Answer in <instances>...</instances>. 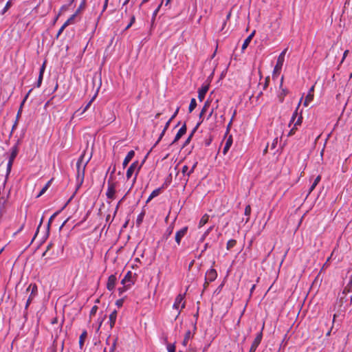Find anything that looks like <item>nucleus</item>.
Wrapping results in <instances>:
<instances>
[{
    "mask_svg": "<svg viewBox=\"0 0 352 352\" xmlns=\"http://www.w3.org/2000/svg\"><path fill=\"white\" fill-rule=\"evenodd\" d=\"M168 352H175V346L174 344H168L167 345Z\"/></svg>",
    "mask_w": 352,
    "mask_h": 352,
    "instance_id": "obj_48",
    "label": "nucleus"
},
{
    "mask_svg": "<svg viewBox=\"0 0 352 352\" xmlns=\"http://www.w3.org/2000/svg\"><path fill=\"white\" fill-rule=\"evenodd\" d=\"M116 342H114L110 348V352H114V351L116 350Z\"/></svg>",
    "mask_w": 352,
    "mask_h": 352,
    "instance_id": "obj_64",
    "label": "nucleus"
},
{
    "mask_svg": "<svg viewBox=\"0 0 352 352\" xmlns=\"http://www.w3.org/2000/svg\"><path fill=\"white\" fill-rule=\"evenodd\" d=\"M24 226H25V224H24V223H23V224L20 226V228L18 229V230H17L16 232H14L13 236H15V235H16L18 233H19L20 232H21V231H22V230H23V228H24Z\"/></svg>",
    "mask_w": 352,
    "mask_h": 352,
    "instance_id": "obj_61",
    "label": "nucleus"
},
{
    "mask_svg": "<svg viewBox=\"0 0 352 352\" xmlns=\"http://www.w3.org/2000/svg\"><path fill=\"white\" fill-rule=\"evenodd\" d=\"M87 337V332L86 330H83L79 338V346L82 349L85 341Z\"/></svg>",
    "mask_w": 352,
    "mask_h": 352,
    "instance_id": "obj_20",
    "label": "nucleus"
},
{
    "mask_svg": "<svg viewBox=\"0 0 352 352\" xmlns=\"http://www.w3.org/2000/svg\"><path fill=\"white\" fill-rule=\"evenodd\" d=\"M45 64H46V62L45 61L40 68L39 75H38V80L36 82V87H40L41 85L43 78V74H44V72L45 69Z\"/></svg>",
    "mask_w": 352,
    "mask_h": 352,
    "instance_id": "obj_14",
    "label": "nucleus"
},
{
    "mask_svg": "<svg viewBox=\"0 0 352 352\" xmlns=\"http://www.w3.org/2000/svg\"><path fill=\"white\" fill-rule=\"evenodd\" d=\"M179 108L177 107L176 111H175V113H173V115L170 118L169 120H170L171 121L176 117V116L177 115L178 112H179Z\"/></svg>",
    "mask_w": 352,
    "mask_h": 352,
    "instance_id": "obj_62",
    "label": "nucleus"
},
{
    "mask_svg": "<svg viewBox=\"0 0 352 352\" xmlns=\"http://www.w3.org/2000/svg\"><path fill=\"white\" fill-rule=\"evenodd\" d=\"M200 124H201V122H198L197 124V125L195 126V128L193 129V130L192 131V132L190 133V134L189 135V136L188 137V138L185 141L184 146L188 145L190 143V140H191L194 133L197 130V129L199 128Z\"/></svg>",
    "mask_w": 352,
    "mask_h": 352,
    "instance_id": "obj_22",
    "label": "nucleus"
},
{
    "mask_svg": "<svg viewBox=\"0 0 352 352\" xmlns=\"http://www.w3.org/2000/svg\"><path fill=\"white\" fill-rule=\"evenodd\" d=\"M27 292L30 291V295L36 296L38 292V287L35 283H31L26 289Z\"/></svg>",
    "mask_w": 352,
    "mask_h": 352,
    "instance_id": "obj_18",
    "label": "nucleus"
},
{
    "mask_svg": "<svg viewBox=\"0 0 352 352\" xmlns=\"http://www.w3.org/2000/svg\"><path fill=\"white\" fill-rule=\"evenodd\" d=\"M10 6H11V1H8L6 3V4L3 10V13L6 12L10 8Z\"/></svg>",
    "mask_w": 352,
    "mask_h": 352,
    "instance_id": "obj_58",
    "label": "nucleus"
},
{
    "mask_svg": "<svg viewBox=\"0 0 352 352\" xmlns=\"http://www.w3.org/2000/svg\"><path fill=\"white\" fill-rule=\"evenodd\" d=\"M58 214V212H55L54 214H52L49 221H48V223H47V230L49 231L50 230V225L52 223V221L53 220V219L56 217V215Z\"/></svg>",
    "mask_w": 352,
    "mask_h": 352,
    "instance_id": "obj_51",
    "label": "nucleus"
},
{
    "mask_svg": "<svg viewBox=\"0 0 352 352\" xmlns=\"http://www.w3.org/2000/svg\"><path fill=\"white\" fill-rule=\"evenodd\" d=\"M298 107L296 108V111L293 113V115L292 116V118H291L289 124V126H291V124L292 123H294V121L296 120V118H297V116H298Z\"/></svg>",
    "mask_w": 352,
    "mask_h": 352,
    "instance_id": "obj_36",
    "label": "nucleus"
},
{
    "mask_svg": "<svg viewBox=\"0 0 352 352\" xmlns=\"http://www.w3.org/2000/svg\"><path fill=\"white\" fill-rule=\"evenodd\" d=\"M85 2L83 1L80 3L78 8L75 12V13H76V15H78L80 12V11L85 8Z\"/></svg>",
    "mask_w": 352,
    "mask_h": 352,
    "instance_id": "obj_47",
    "label": "nucleus"
},
{
    "mask_svg": "<svg viewBox=\"0 0 352 352\" xmlns=\"http://www.w3.org/2000/svg\"><path fill=\"white\" fill-rule=\"evenodd\" d=\"M36 296H32L30 294L28 300H27V302H26V304H25V309H27L29 307V305H30V303L32 302V300L35 298Z\"/></svg>",
    "mask_w": 352,
    "mask_h": 352,
    "instance_id": "obj_46",
    "label": "nucleus"
},
{
    "mask_svg": "<svg viewBox=\"0 0 352 352\" xmlns=\"http://www.w3.org/2000/svg\"><path fill=\"white\" fill-rule=\"evenodd\" d=\"M32 89H30L28 93L25 95L24 99L23 100V101L21 102V105H20V108L17 112V115H16V118L17 120H19V117L21 116V112H22V108H23V106L24 105L26 100L28 99V96H29V94L31 92Z\"/></svg>",
    "mask_w": 352,
    "mask_h": 352,
    "instance_id": "obj_24",
    "label": "nucleus"
},
{
    "mask_svg": "<svg viewBox=\"0 0 352 352\" xmlns=\"http://www.w3.org/2000/svg\"><path fill=\"white\" fill-rule=\"evenodd\" d=\"M197 107V102L195 98H192L189 104L188 110L191 113Z\"/></svg>",
    "mask_w": 352,
    "mask_h": 352,
    "instance_id": "obj_34",
    "label": "nucleus"
},
{
    "mask_svg": "<svg viewBox=\"0 0 352 352\" xmlns=\"http://www.w3.org/2000/svg\"><path fill=\"white\" fill-rule=\"evenodd\" d=\"M198 164V162H195L192 166L191 167L190 170L187 173V179H186V181L188 180V177L190 176L191 174H192L195 171V169L196 168Z\"/></svg>",
    "mask_w": 352,
    "mask_h": 352,
    "instance_id": "obj_35",
    "label": "nucleus"
},
{
    "mask_svg": "<svg viewBox=\"0 0 352 352\" xmlns=\"http://www.w3.org/2000/svg\"><path fill=\"white\" fill-rule=\"evenodd\" d=\"M270 76H267L265 78V82L263 84H262V86H263V90H265L268 86H269V84H270Z\"/></svg>",
    "mask_w": 352,
    "mask_h": 352,
    "instance_id": "obj_44",
    "label": "nucleus"
},
{
    "mask_svg": "<svg viewBox=\"0 0 352 352\" xmlns=\"http://www.w3.org/2000/svg\"><path fill=\"white\" fill-rule=\"evenodd\" d=\"M116 318H117V311L113 310L109 315V322L111 329H112L114 327L116 321Z\"/></svg>",
    "mask_w": 352,
    "mask_h": 352,
    "instance_id": "obj_17",
    "label": "nucleus"
},
{
    "mask_svg": "<svg viewBox=\"0 0 352 352\" xmlns=\"http://www.w3.org/2000/svg\"><path fill=\"white\" fill-rule=\"evenodd\" d=\"M51 182H52V179H51V180H50V181H48V182L45 184V186H43V188L41 189V190L40 191V192H39V194L38 195V196H37V197H40V196H41L42 195H43V194L46 192V190H47L48 189V188L50 187Z\"/></svg>",
    "mask_w": 352,
    "mask_h": 352,
    "instance_id": "obj_33",
    "label": "nucleus"
},
{
    "mask_svg": "<svg viewBox=\"0 0 352 352\" xmlns=\"http://www.w3.org/2000/svg\"><path fill=\"white\" fill-rule=\"evenodd\" d=\"M251 211H252L251 206L250 205L246 206V207L245 208V211H244V214L245 216H247V218L245 219V223H248L250 220V216L251 214Z\"/></svg>",
    "mask_w": 352,
    "mask_h": 352,
    "instance_id": "obj_29",
    "label": "nucleus"
},
{
    "mask_svg": "<svg viewBox=\"0 0 352 352\" xmlns=\"http://www.w3.org/2000/svg\"><path fill=\"white\" fill-rule=\"evenodd\" d=\"M134 283L135 280L133 273L131 271H128L121 281L122 285H127L131 287Z\"/></svg>",
    "mask_w": 352,
    "mask_h": 352,
    "instance_id": "obj_8",
    "label": "nucleus"
},
{
    "mask_svg": "<svg viewBox=\"0 0 352 352\" xmlns=\"http://www.w3.org/2000/svg\"><path fill=\"white\" fill-rule=\"evenodd\" d=\"M209 89L208 85H203L201 88L198 90V98L200 101H202L205 96L206 93L208 92Z\"/></svg>",
    "mask_w": 352,
    "mask_h": 352,
    "instance_id": "obj_13",
    "label": "nucleus"
},
{
    "mask_svg": "<svg viewBox=\"0 0 352 352\" xmlns=\"http://www.w3.org/2000/svg\"><path fill=\"white\" fill-rule=\"evenodd\" d=\"M210 102L209 100H206L205 102L204 107H202V109L201 111L202 112V113H205L208 111V109L210 107Z\"/></svg>",
    "mask_w": 352,
    "mask_h": 352,
    "instance_id": "obj_38",
    "label": "nucleus"
},
{
    "mask_svg": "<svg viewBox=\"0 0 352 352\" xmlns=\"http://www.w3.org/2000/svg\"><path fill=\"white\" fill-rule=\"evenodd\" d=\"M85 152L84 151L79 157L76 163V179L77 181L81 184L83 182L85 177V168L88 162H89L91 157L85 161Z\"/></svg>",
    "mask_w": 352,
    "mask_h": 352,
    "instance_id": "obj_2",
    "label": "nucleus"
},
{
    "mask_svg": "<svg viewBox=\"0 0 352 352\" xmlns=\"http://www.w3.org/2000/svg\"><path fill=\"white\" fill-rule=\"evenodd\" d=\"M105 317H106V316H104L103 317H101V318H98V328L96 329L97 331H98L100 329V327H101L104 320L105 319Z\"/></svg>",
    "mask_w": 352,
    "mask_h": 352,
    "instance_id": "obj_53",
    "label": "nucleus"
},
{
    "mask_svg": "<svg viewBox=\"0 0 352 352\" xmlns=\"http://www.w3.org/2000/svg\"><path fill=\"white\" fill-rule=\"evenodd\" d=\"M66 28H67V26L65 25V24L63 23V25L60 27V28L59 29V30L57 32L56 38H58V36L63 33V32L64 31V30Z\"/></svg>",
    "mask_w": 352,
    "mask_h": 352,
    "instance_id": "obj_52",
    "label": "nucleus"
},
{
    "mask_svg": "<svg viewBox=\"0 0 352 352\" xmlns=\"http://www.w3.org/2000/svg\"><path fill=\"white\" fill-rule=\"evenodd\" d=\"M134 156H135V152L133 150L130 151L127 153L126 156L125 157V158L124 159L123 162H122L123 168H125L129 164V163L133 158Z\"/></svg>",
    "mask_w": 352,
    "mask_h": 352,
    "instance_id": "obj_15",
    "label": "nucleus"
},
{
    "mask_svg": "<svg viewBox=\"0 0 352 352\" xmlns=\"http://www.w3.org/2000/svg\"><path fill=\"white\" fill-rule=\"evenodd\" d=\"M217 277V271L211 268L208 270L205 276V278L206 279L207 282H213Z\"/></svg>",
    "mask_w": 352,
    "mask_h": 352,
    "instance_id": "obj_10",
    "label": "nucleus"
},
{
    "mask_svg": "<svg viewBox=\"0 0 352 352\" xmlns=\"http://www.w3.org/2000/svg\"><path fill=\"white\" fill-rule=\"evenodd\" d=\"M283 80H284V78H283V76H282L281 79H280V85H279L280 91L278 95V98L280 102H283L284 101L285 97L288 94V90L287 89L283 87Z\"/></svg>",
    "mask_w": 352,
    "mask_h": 352,
    "instance_id": "obj_9",
    "label": "nucleus"
},
{
    "mask_svg": "<svg viewBox=\"0 0 352 352\" xmlns=\"http://www.w3.org/2000/svg\"><path fill=\"white\" fill-rule=\"evenodd\" d=\"M263 327L262 328V330L256 335V338H254L253 342L252 343V345L250 346L249 352H255L257 347L260 344L262 338H263Z\"/></svg>",
    "mask_w": 352,
    "mask_h": 352,
    "instance_id": "obj_6",
    "label": "nucleus"
},
{
    "mask_svg": "<svg viewBox=\"0 0 352 352\" xmlns=\"http://www.w3.org/2000/svg\"><path fill=\"white\" fill-rule=\"evenodd\" d=\"M77 16L76 13L73 14L65 23V25L67 27L70 25L74 23L75 18Z\"/></svg>",
    "mask_w": 352,
    "mask_h": 352,
    "instance_id": "obj_30",
    "label": "nucleus"
},
{
    "mask_svg": "<svg viewBox=\"0 0 352 352\" xmlns=\"http://www.w3.org/2000/svg\"><path fill=\"white\" fill-rule=\"evenodd\" d=\"M98 309V306H97V305H94V306H93V307H92V308H91V311H90V314H89V317H90V318H91L92 316H95V315H96V312H97Z\"/></svg>",
    "mask_w": 352,
    "mask_h": 352,
    "instance_id": "obj_43",
    "label": "nucleus"
},
{
    "mask_svg": "<svg viewBox=\"0 0 352 352\" xmlns=\"http://www.w3.org/2000/svg\"><path fill=\"white\" fill-rule=\"evenodd\" d=\"M236 244V241L235 239H230L226 245V249L228 250H230L232 248H234Z\"/></svg>",
    "mask_w": 352,
    "mask_h": 352,
    "instance_id": "obj_31",
    "label": "nucleus"
},
{
    "mask_svg": "<svg viewBox=\"0 0 352 352\" xmlns=\"http://www.w3.org/2000/svg\"><path fill=\"white\" fill-rule=\"evenodd\" d=\"M52 246V243H50L47 245V246L46 248V250L43 253L42 256H45L46 255L47 252L50 250Z\"/></svg>",
    "mask_w": 352,
    "mask_h": 352,
    "instance_id": "obj_60",
    "label": "nucleus"
},
{
    "mask_svg": "<svg viewBox=\"0 0 352 352\" xmlns=\"http://www.w3.org/2000/svg\"><path fill=\"white\" fill-rule=\"evenodd\" d=\"M160 193V188L155 189L153 190V192L151 193L149 197H148L146 200V203H148L151 201L154 197L158 196Z\"/></svg>",
    "mask_w": 352,
    "mask_h": 352,
    "instance_id": "obj_27",
    "label": "nucleus"
},
{
    "mask_svg": "<svg viewBox=\"0 0 352 352\" xmlns=\"http://www.w3.org/2000/svg\"><path fill=\"white\" fill-rule=\"evenodd\" d=\"M163 1L158 6V7L155 9L153 14V19H154L159 12L160 7L162 6Z\"/></svg>",
    "mask_w": 352,
    "mask_h": 352,
    "instance_id": "obj_56",
    "label": "nucleus"
},
{
    "mask_svg": "<svg viewBox=\"0 0 352 352\" xmlns=\"http://www.w3.org/2000/svg\"><path fill=\"white\" fill-rule=\"evenodd\" d=\"M188 172V167L187 165H184L183 166L182 168V173H183L184 175H187V173Z\"/></svg>",
    "mask_w": 352,
    "mask_h": 352,
    "instance_id": "obj_57",
    "label": "nucleus"
},
{
    "mask_svg": "<svg viewBox=\"0 0 352 352\" xmlns=\"http://www.w3.org/2000/svg\"><path fill=\"white\" fill-rule=\"evenodd\" d=\"M320 181V176L318 175L314 180V183L312 184V185L311 186L310 188H309V193H311V192H312L314 190V189L316 188V186L318 185V184L319 183V182Z\"/></svg>",
    "mask_w": 352,
    "mask_h": 352,
    "instance_id": "obj_32",
    "label": "nucleus"
},
{
    "mask_svg": "<svg viewBox=\"0 0 352 352\" xmlns=\"http://www.w3.org/2000/svg\"><path fill=\"white\" fill-rule=\"evenodd\" d=\"M12 164H13L12 161H10V160L8 161V163L7 164V174H9L10 173Z\"/></svg>",
    "mask_w": 352,
    "mask_h": 352,
    "instance_id": "obj_55",
    "label": "nucleus"
},
{
    "mask_svg": "<svg viewBox=\"0 0 352 352\" xmlns=\"http://www.w3.org/2000/svg\"><path fill=\"white\" fill-rule=\"evenodd\" d=\"M287 50V48L285 49L278 56L276 64L274 67L273 74H272V78L274 79L275 78L278 77V75L280 73L282 67L283 65V63L285 61V56L286 54V52Z\"/></svg>",
    "mask_w": 352,
    "mask_h": 352,
    "instance_id": "obj_4",
    "label": "nucleus"
},
{
    "mask_svg": "<svg viewBox=\"0 0 352 352\" xmlns=\"http://www.w3.org/2000/svg\"><path fill=\"white\" fill-rule=\"evenodd\" d=\"M117 186V182L116 181L115 176L110 175L107 181V190L106 196L109 199H114L116 195V188Z\"/></svg>",
    "mask_w": 352,
    "mask_h": 352,
    "instance_id": "obj_3",
    "label": "nucleus"
},
{
    "mask_svg": "<svg viewBox=\"0 0 352 352\" xmlns=\"http://www.w3.org/2000/svg\"><path fill=\"white\" fill-rule=\"evenodd\" d=\"M190 331L188 330L186 333V335H185V337H184V341H183V344L184 346H186L188 342V340L190 339Z\"/></svg>",
    "mask_w": 352,
    "mask_h": 352,
    "instance_id": "obj_41",
    "label": "nucleus"
},
{
    "mask_svg": "<svg viewBox=\"0 0 352 352\" xmlns=\"http://www.w3.org/2000/svg\"><path fill=\"white\" fill-rule=\"evenodd\" d=\"M131 287L127 285H123L122 287L118 288L119 294L121 295L122 293L125 292L126 290H128Z\"/></svg>",
    "mask_w": 352,
    "mask_h": 352,
    "instance_id": "obj_40",
    "label": "nucleus"
},
{
    "mask_svg": "<svg viewBox=\"0 0 352 352\" xmlns=\"http://www.w3.org/2000/svg\"><path fill=\"white\" fill-rule=\"evenodd\" d=\"M232 144V136H230L226 142V144L224 145L223 149V154L226 155L228 151H229L230 148L231 147Z\"/></svg>",
    "mask_w": 352,
    "mask_h": 352,
    "instance_id": "obj_19",
    "label": "nucleus"
},
{
    "mask_svg": "<svg viewBox=\"0 0 352 352\" xmlns=\"http://www.w3.org/2000/svg\"><path fill=\"white\" fill-rule=\"evenodd\" d=\"M255 34V30H254L244 41L243 45H242V47H241V50L242 52H243L247 47L249 45L250 43L251 42L252 38L254 37Z\"/></svg>",
    "mask_w": 352,
    "mask_h": 352,
    "instance_id": "obj_16",
    "label": "nucleus"
},
{
    "mask_svg": "<svg viewBox=\"0 0 352 352\" xmlns=\"http://www.w3.org/2000/svg\"><path fill=\"white\" fill-rule=\"evenodd\" d=\"M186 124H184L177 131L172 144L176 143L186 133Z\"/></svg>",
    "mask_w": 352,
    "mask_h": 352,
    "instance_id": "obj_12",
    "label": "nucleus"
},
{
    "mask_svg": "<svg viewBox=\"0 0 352 352\" xmlns=\"http://www.w3.org/2000/svg\"><path fill=\"white\" fill-rule=\"evenodd\" d=\"M212 229L213 226H210L205 231V232L204 233L201 238V241H203L206 239V237L209 234V233L212 230Z\"/></svg>",
    "mask_w": 352,
    "mask_h": 352,
    "instance_id": "obj_37",
    "label": "nucleus"
},
{
    "mask_svg": "<svg viewBox=\"0 0 352 352\" xmlns=\"http://www.w3.org/2000/svg\"><path fill=\"white\" fill-rule=\"evenodd\" d=\"M144 212H141L137 217V219H136V223L138 226H140L142 221H143V218H144Z\"/></svg>",
    "mask_w": 352,
    "mask_h": 352,
    "instance_id": "obj_39",
    "label": "nucleus"
},
{
    "mask_svg": "<svg viewBox=\"0 0 352 352\" xmlns=\"http://www.w3.org/2000/svg\"><path fill=\"white\" fill-rule=\"evenodd\" d=\"M277 143H278V138L274 139V140H273V142H272V144H271V148L272 149L275 148L276 145H277Z\"/></svg>",
    "mask_w": 352,
    "mask_h": 352,
    "instance_id": "obj_59",
    "label": "nucleus"
},
{
    "mask_svg": "<svg viewBox=\"0 0 352 352\" xmlns=\"http://www.w3.org/2000/svg\"><path fill=\"white\" fill-rule=\"evenodd\" d=\"M141 166H142V164L141 165H139V162L138 161H135L133 162L131 165L128 168L127 170H126V178L127 179H129L131 177L132 175L133 174V173L135 171H136L135 173V177L133 178V184L131 185V186L130 187V188L129 189V190L127 191V192L126 193V195L120 200V201L118 203V205L116 206V211H115V213H116L117 210H118V208L119 207V205L120 204V203L125 199L126 196L128 195V193L129 192V191L131 190L132 187H133V184L136 181V179H137V176H138V174L141 168Z\"/></svg>",
    "mask_w": 352,
    "mask_h": 352,
    "instance_id": "obj_1",
    "label": "nucleus"
},
{
    "mask_svg": "<svg viewBox=\"0 0 352 352\" xmlns=\"http://www.w3.org/2000/svg\"><path fill=\"white\" fill-rule=\"evenodd\" d=\"M348 292H352V279L348 284Z\"/></svg>",
    "mask_w": 352,
    "mask_h": 352,
    "instance_id": "obj_63",
    "label": "nucleus"
},
{
    "mask_svg": "<svg viewBox=\"0 0 352 352\" xmlns=\"http://www.w3.org/2000/svg\"><path fill=\"white\" fill-rule=\"evenodd\" d=\"M135 16H132L131 18V21H130L129 23L125 28V30L129 29L131 27V25L135 23Z\"/></svg>",
    "mask_w": 352,
    "mask_h": 352,
    "instance_id": "obj_50",
    "label": "nucleus"
},
{
    "mask_svg": "<svg viewBox=\"0 0 352 352\" xmlns=\"http://www.w3.org/2000/svg\"><path fill=\"white\" fill-rule=\"evenodd\" d=\"M185 294L177 296L175 298V302L173 305V308L177 311V314L175 316V319L179 315L181 311L185 307L186 302L184 300Z\"/></svg>",
    "mask_w": 352,
    "mask_h": 352,
    "instance_id": "obj_5",
    "label": "nucleus"
},
{
    "mask_svg": "<svg viewBox=\"0 0 352 352\" xmlns=\"http://www.w3.org/2000/svg\"><path fill=\"white\" fill-rule=\"evenodd\" d=\"M117 278L115 274H112L109 276L107 283V288L109 291H113L115 288Z\"/></svg>",
    "mask_w": 352,
    "mask_h": 352,
    "instance_id": "obj_11",
    "label": "nucleus"
},
{
    "mask_svg": "<svg viewBox=\"0 0 352 352\" xmlns=\"http://www.w3.org/2000/svg\"><path fill=\"white\" fill-rule=\"evenodd\" d=\"M298 129V126H296L295 125L293 126V127L291 129L289 132L288 133V136H292L296 133V131Z\"/></svg>",
    "mask_w": 352,
    "mask_h": 352,
    "instance_id": "obj_49",
    "label": "nucleus"
},
{
    "mask_svg": "<svg viewBox=\"0 0 352 352\" xmlns=\"http://www.w3.org/2000/svg\"><path fill=\"white\" fill-rule=\"evenodd\" d=\"M209 217L208 214H204L199 222L198 228H200L206 225L208 222Z\"/></svg>",
    "mask_w": 352,
    "mask_h": 352,
    "instance_id": "obj_23",
    "label": "nucleus"
},
{
    "mask_svg": "<svg viewBox=\"0 0 352 352\" xmlns=\"http://www.w3.org/2000/svg\"><path fill=\"white\" fill-rule=\"evenodd\" d=\"M171 122V120H168L167 121V122L166 123L165 126H164V129L162 130L157 141L156 142L155 144H158L160 140H162V138H163V136L164 135L165 133H166V131L168 129L169 127V125H170V123Z\"/></svg>",
    "mask_w": 352,
    "mask_h": 352,
    "instance_id": "obj_26",
    "label": "nucleus"
},
{
    "mask_svg": "<svg viewBox=\"0 0 352 352\" xmlns=\"http://www.w3.org/2000/svg\"><path fill=\"white\" fill-rule=\"evenodd\" d=\"M314 91V87H312L311 88V89L309 90V94H307V96H306L305 98V100L304 101V106L305 107H307L309 104V102L313 100L314 98V94H311V92Z\"/></svg>",
    "mask_w": 352,
    "mask_h": 352,
    "instance_id": "obj_21",
    "label": "nucleus"
},
{
    "mask_svg": "<svg viewBox=\"0 0 352 352\" xmlns=\"http://www.w3.org/2000/svg\"><path fill=\"white\" fill-rule=\"evenodd\" d=\"M18 151H19V150H18L17 146L15 145V146H12L11 148V153L10 155L9 160L14 162L15 157H16V155L18 154Z\"/></svg>",
    "mask_w": 352,
    "mask_h": 352,
    "instance_id": "obj_25",
    "label": "nucleus"
},
{
    "mask_svg": "<svg viewBox=\"0 0 352 352\" xmlns=\"http://www.w3.org/2000/svg\"><path fill=\"white\" fill-rule=\"evenodd\" d=\"M188 228L187 226L183 227L179 230L177 231L175 236V240L177 245H180L182 239L187 234Z\"/></svg>",
    "mask_w": 352,
    "mask_h": 352,
    "instance_id": "obj_7",
    "label": "nucleus"
},
{
    "mask_svg": "<svg viewBox=\"0 0 352 352\" xmlns=\"http://www.w3.org/2000/svg\"><path fill=\"white\" fill-rule=\"evenodd\" d=\"M174 226L173 225H170L166 230V232L164 234V238L167 239L173 233Z\"/></svg>",
    "mask_w": 352,
    "mask_h": 352,
    "instance_id": "obj_28",
    "label": "nucleus"
},
{
    "mask_svg": "<svg viewBox=\"0 0 352 352\" xmlns=\"http://www.w3.org/2000/svg\"><path fill=\"white\" fill-rule=\"evenodd\" d=\"M95 97H93L90 100L89 102L86 104V106L83 108L82 111V113H84L86 111H87V109L90 107L91 103L93 102L94 100Z\"/></svg>",
    "mask_w": 352,
    "mask_h": 352,
    "instance_id": "obj_45",
    "label": "nucleus"
},
{
    "mask_svg": "<svg viewBox=\"0 0 352 352\" xmlns=\"http://www.w3.org/2000/svg\"><path fill=\"white\" fill-rule=\"evenodd\" d=\"M302 122V115H300L297 120L294 121V125H295L296 126H300Z\"/></svg>",
    "mask_w": 352,
    "mask_h": 352,
    "instance_id": "obj_42",
    "label": "nucleus"
},
{
    "mask_svg": "<svg viewBox=\"0 0 352 352\" xmlns=\"http://www.w3.org/2000/svg\"><path fill=\"white\" fill-rule=\"evenodd\" d=\"M67 8H68V6H67V5H63V6H61V8H60V9L59 14H58V16H56V20L58 19V17L60 16V14L63 12H64V11L67 10Z\"/></svg>",
    "mask_w": 352,
    "mask_h": 352,
    "instance_id": "obj_54",
    "label": "nucleus"
}]
</instances>
